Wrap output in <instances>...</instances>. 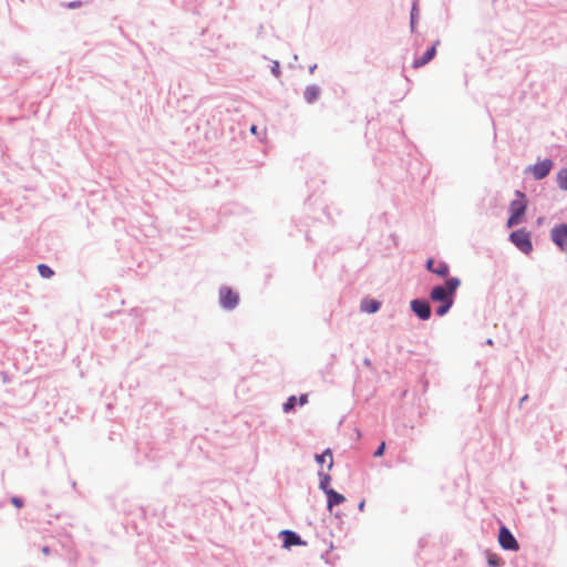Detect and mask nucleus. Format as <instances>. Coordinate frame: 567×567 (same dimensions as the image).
Instances as JSON below:
<instances>
[{
  "instance_id": "nucleus-18",
  "label": "nucleus",
  "mask_w": 567,
  "mask_h": 567,
  "mask_svg": "<svg viewBox=\"0 0 567 567\" xmlns=\"http://www.w3.org/2000/svg\"><path fill=\"white\" fill-rule=\"evenodd\" d=\"M434 275H436L440 278H443L444 280L446 278H450V266L446 261L441 260L439 261L437 266L435 267Z\"/></svg>"
},
{
  "instance_id": "nucleus-11",
  "label": "nucleus",
  "mask_w": 567,
  "mask_h": 567,
  "mask_svg": "<svg viewBox=\"0 0 567 567\" xmlns=\"http://www.w3.org/2000/svg\"><path fill=\"white\" fill-rule=\"evenodd\" d=\"M308 403V394L303 393L299 396L297 395H290L287 398L286 402L282 404V411L287 414L293 413L296 411V408L303 406Z\"/></svg>"
},
{
  "instance_id": "nucleus-32",
  "label": "nucleus",
  "mask_w": 567,
  "mask_h": 567,
  "mask_svg": "<svg viewBox=\"0 0 567 567\" xmlns=\"http://www.w3.org/2000/svg\"><path fill=\"white\" fill-rule=\"evenodd\" d=\"M311 199H312V195L307 198L306 204L310 205L311 204Z\"/></svg>"
},
{
  "instance_id": "nucleus-9",
  "label": "nucleus",
  "mask_w": 567,
  "mask_h": 567,
  "mask_svg": "<svg viewBox=\"0 0 567 567\" xmlns=\"http://www.w3.org/2000/svg\"><path fill=\"white\" fill-rule=\"evenodd\" d=\"M498 543L505 550H517L519 544L508 527L502 525L498 529Z\"/></svg>"
},
{
  "instance_id": "nucleus-20",
  "label": "nucleus",
  "mask_w": 567,
  "mask_h": 567,
  "mask_svg": "<svg viewBox=\"0 0 567 567\" xmlns=\"http://www.w3.org/2000/svg\"><path fill=\"white\" fill-rule=\"evenodd\" d=\"M486 554L487 565L489 567H501L504 565L502 557L498 556L497 554L491 551H487Z\"/></svg>"
},
{
  "instance_id": "nucleus-12",
  "label": "nucleus",
  "mask_w": 567,
  "mask_h": 567,
  "mask_svg": "<svg viewBox=\"0 0 567 567\" xmlns=\"http://www.w3.org/2000/svg\"><path fill=\"white\" fill-rule=\"evenodd\" d=\"M382 307V302L375 298L364 297L360 302V310L362 312L373 315Z\"/></svg>"
},
{
  "instance_id": "nucleus-3",
  "label": "nucleus",
  "mask_w": 567,
  "mask_h": 567,
  "mask_svg": "<svg viewBox=\"0 0 567 567\" xmlns=\"http://www.w3.org/2000/svg\"><path fill=\"white\" fill-rule=\"evenodd\" d=\"M508 241L525 255H529L534 250L532 233L524 227L512 230Z\"/></svg>"
},
{
  "instance_id": "nucleus-10",
  "label": "nucleus",
  "mask_w": 567,
  "mask_h": 567,
  "mask_svg": "<svg viewBox=\"0 0 567 567\" xmlns=\"http://www.w3.org/2000/svg\"><path fill=\"white\" fill-rule=\"evenodd\" d=\"M440 44V40H436L431 47H429L425 52L413 60L412 66L414 69L422 68L430 63L436 55V49Z\"/></svg>"
},
{
  "instance_id": "nucleus-26",
  "label": "nucleus",
  "mask_w": 567,
  "mask_h": 567,
  "mask_svg": "<svg viewBox=\"0 0 567 567\" xmlns=\"http://www.w3.org/2000/svg\"><path fill=\"white\" fill-rule=\"evenodd\" d=\"M81 6V1H72L68 4L69 8L75 9Z\"/></svg>"
},
{
  "instance_id": "nucleus-24",
  "label": "nucleus",
  "mask_w": 567,
  "mask_h": 567,
  "mask_svg": "<svg viewBox=\"0 0 567 567\" xmlns=\"http://www.w3.org/2000/svg\"><path fill=\"white\" fill-rule=\"evenodd\" d=\"M385 449H386V444H385V442H384V441H382V442L378 445V447L374 450V452H373V456H374V457H381V456L384 454Z\"/></svg>"
},
{
  "instance_id": "nucleus-15",
  "label": "nucleus",
  "mask_w": 567,
  "mask_h": 567,
  "mask_svg": "<svg viewBox=\"0 0 567 567\" xmlns=\"http://www.w3.org/2000/svg\"><path fill=\"white\" fill-rule=\"evenodd\" d=\"M318 476H319V489H321L324 495H327L328 493H330V491H332L333 488L331 487V476L323 472L322 470H320L318 472Z\"/></svg>"
},
{
  "instance_id": "nucleus-25",
  "label": "nucleus",
  "mask_w": 567,
  "mask_h": 567,
  "mask_svg": "<svg viewBox=\"0 0 567 567\" xmlns=\"http://www.w3.org/2000/svg\"><path fill=\"white\" fill-rule=\"evenodd\" d=\"M11 504L17 508H21L24 505V501L20 496H13L11 497Z\"/></svg>"
},
{
  "instance_id": "nucleus-22",
  "label": "nucleus",
  "mask_w": 567,
  "mask_h": 567,
  "mask_svg": "<svg viewBox=\"0 0 567 567\" xmlns=\"http://www.w3.org/2000/svg\"><path fill=\"white\" fill-rule=\"evenodd\" d=\"M271 74L275 76V78H280L281 75V70H280V63L279 61L275 60L272 61V65H271Z\"/></svg>"
},
{
  "instance_id": "nucleus-2",
  "label": "nucleus",
  "mask_w": 567,
  "mask_h": 567,
  "mask_svg": "<svg viewBox=\"0 0 567 567\" xmlns=\"http://www.w3.org/2000/svg\"><path fill=\"white\" fill-rule=\"evenodd\" d=\"M517 198L509 203V216L506 220V227L513 228L524 223L527 210V197L522 190H516Z\"/></svg>"
},
{
  "instance_id": "nucleus-14",
  "label": "nucleus",
  "mask_w": 567,
  "mask_h": 567,
  "mask_svg": "<svg viewBox=\"0 0 567 567\" xmlns=\"http://www.w3.org/2000/svg\"><path fill=\"white\" fill-rule=\"evenodd\" d=\"M327 508L330 513H332V508L342 504L346 501V497L337 492L336 489L330 491L327 495Z\"/></svg>"
},
{
  "instance_id": "nucleus-19",
  "label": "nucleus",
  "mask_w": 567,
  "mask_h": 567,
  "mask_svg": "<svg viewBox=\"0 0 567 567\" xmlns=\"http://www.w3.org/2000/svg\"><path fill=\"white\" fill-rule=\"evenodd\" d=\"M556 182L561 190L567 192V166L557 172Z\"/></svg>"
},
{
  "instance_id": "nucleus-17",
  "label": "nucleus",
  "mask_w": 567,
  "mask_h": 567,
  "mask_svg": "<svg viewBox=\"0 0 567 567\" xmlns=\"http://www.w3.org/2000/svg\"><path fill=\"white\" fill-rule=\"evenodd\" d=\"M327 457L329 458V462H328V470H331L332 466H333V458H332V451L331 449H326L322 453H319V454H316L315 455V460L316 462L322 466L326 461H327Z\"/></svg>"
},
{
  "instance_id": "nucleus-35",
  "label": "nucleus",
  "mask_w": 567,
  "mask_h": 567,
  "mask_svg": "<svg viewBox=\"0 0 567 567\" xmlns=\"http://www.w3.org/2000/svg\"><path fill=\"white\" fill-rule=\"evenodd\" d=\"M336 519L341 522L340 515L336 513Z\"/></svg>"
},
{
  "instance_id": "nucleus-36",
  "label": "nucleus",
  "mask_w": 567,
  "mask_h": 567,
  "mask_svg": "<svg viewBox=\"0 0 567 567\" xmlns=\"http://www.w3.org/2000/svg\"><path fill=\"white\" fill-rule=\"evenodd\" d=\"M364 364L369 365L370 364V360L369 359H364Z\"/></svg>"
},
{
  "instance_id": "nucleus-38",
  "label": "nucleus",
  "mask_w": 567,
  "mask_h": 567,
  "mask_svg": "<svg viewBox=\"0 0 567 567\" xmlns=\"http://www.w3.org/2000/svg\"><path fill=\"white\" fill-rule=\"evenodd\" d=\"M306 238H307L308 240H310L309 233H307V234H306Z\"/></svg>"
},
{
  "instance_id": "nucleus-30",
  "label": "nucleus",
  "mask_w": 567,
  "mask_h": 567,
  "mask_svg": "<svg viewBox=\"0 0 567 567\" xmlns=\"http://www.w3.org/2000/svg\"><path fill=\"white\" fill-rule=\"evenodd\" d=\"M316 69H317V64L316 63L310 65L309 66V73L312 74L316 71Z\"/></svg>"
},
{
  "instance_id": "nucleus-1",
  "label": "nucleus",
  "mask_w": 567,
  "mask_h": 567,
  "mask_svg": "<svg viewBox=\"0 0 567 567\" xmlns=\"http://www.w3.org/2000/svg\"><path fill=\"white\" fill-rule=\"evenodd\" d=\"M461 286V279L458 277H450L444 280L443 284L435 285L432 287L429 299L432 302L439 303L435 309L437 317H444L449 313L453 307L457 289Z\"/></svg>"
},
{
  "instance_id": "nucleus-4",
  "label": "nucleus",
  "mask_w": 567,
  "mask_h": 567,
  "mask_svg": "<svg viewBox=\"0 0 567 567\" xmlns=\"http://www.w3.org/2000/svg\"><path fill=\"white\" fill-rule=\"evenodd\" d=\"M218 302L223 310L233 311L240 302L239 292L229 286L223 285L218 289Z\"/></svg>"
},
{
  "instance_id": "nucleus-28",
  "label": "nucleus",
  "mask_w": 567,
  "mask_h": 567,
  "mask_svg": "<svg viewBox=\"0 0 567 567\" xmlns=\"http://www.w3.org/2000/svg\"><path fill=\"white\" fill-rule=\"evenodd\" d=\"M327 209H328V207H327V206H323V207L321 208V212H322V214L327 217V219H328V220H331V217H330L329 213L327 212Z\"/></svg>"
},
{
  "instance_id": "nucleus-29",
  "label": "nucleus",
  "mask_w": 567,
  "mask_h": 567,
  "mask_svg": "<svg viewBox=\"0 0 567 567\" xmlns=\"http://www.w3.org/2000/svg\"><path fill=\"white\" fill-rule=\"evenodd\" d=\"M527 400H528V395L527 394L522 396L520 400H519V406H522Z\"/></svg>"
},
{
  "instance_id": "nucleus-7",
  "label": "nucleus",
  "mask_w": 567,
  "mask_h": 567,
  "mask_svg": "<svg viewBox=\"0 0 567 567\" xmlns=\"http://www.w3.org/2000/svg\"><path fill=\"white\" fill-rule=\"evenodd\" d=\"M410 310L422 321H426L432 316L430 302L425 298H414L410 301Z\"/></svg>"
},
{
  "instance_id": "nucleus-21",
  "label": "nucleus",
  "mask_w": 567,
  "mask_h": 567,
  "mask_svg": "<svg viewBox=\"0 0 567 567\" xmlns=\"http://www.w3.org/2000/svg\"><path fill=\"white\" fill-rule=\"evenodd\" d=\"M37 269L39 275L44 279H50L54 276V270L47 264H39Z\"/></svg>"
},
{
  "instance_id": "nucleus-5",
  "label": "nucleus",
  "mask_w": 567,
  "mask_h": 567,
  "mask_svg": "<svg viewBox=\"0 0 567 567\" xmlns=\"http://www.w3.org/2000/svg\"><path fill=\"white\" fill-rule=\"evenodd\" d=\"M554 161L549 157L537 161L535 164L525 168V174L530 173L536 181L546 178L554 167Z\"/></svg>"
},
{
  "instance_id": "nucleus-23",
  "label": "nucleus",
  "mask_w": 567,
  "mask_h": 567,
  "mask_svg": "<svg viewBox=\"0 0 567 567\" xmlns=\"http://www.w3.org/2000/svg\"><path fill=\"white\" fill-rule=\"evenodd\" d=\"M435 267V259L433 257H429L425 260L424 268L426 269V271L434 274Z\"/></svg>"
},
{
  "instance_id": "nucleus-37",
  "label": "nucleus",
  "mask_w": 567,
  "mask_h": 567,
  "mask_svg": "<svg viewBox=\"0 0 567 567\" xmlns=\"http://www.w3.org/2000/svg\"><path fill=\"white\" fill-rule=\"evenodd\" d=\"M486 343L492 344L493 343L492 339H487Z\"/></svg>"
},
{
  "instance_id": "nucleus-34",
  "label": "nucleus",
  "mask_w": 567,
  "mask_h": 567,
  "mask_svg": "<svg viewBox=\"0 0 567 567\" xmlns=\"http://www.w3.org/2000/svg\"><path fill=\"white\" fill-rule=\"evenodd\" d=\"M355 435H357V440L360 439V436H361V433L358 429H357Z\"/></svg>"
},
{
  "instance_id": "nucleus-31",
  "label": "nucleus",
  "mask_w": 567,
  "mask_h": 567,
  "mask_svg": "<svg viewBox=\"0 0 567 567\" xmlns=\"http://www.w3.org/2000/svg\"><path fill=\"white\" fill-rule=\"evenodd\" d=\"M42 551H43L44 554H49V553H50V548H49L48 546H44V547L42 548Z\"/></svg>"
},
{
  "instance_id": "nucleus-8",
  "label": "nucleus",
  "mask_w": 567,
  "mask_h": 567,
  "mask_svg": "<svg viewBox=\"0 0 567 567\" xmlns=\"http://www.w3.org/2000/svg\"><path fill=\"white\" fill-rule=\"evenodd\" d=\"M278 537L282 542V548L291 549L295 546H307V542L301 538V536L291 529H282L279 532Z\"/></svg>"
},
{
  "instance_id": "nucleus-16",
  "label": "nucleus",
  "mask_w": 567,
  "mask_h": 567,
  "mask_svg": "<svg viewBox=\"0 0 567 567\" xmlns=\"http://www.w3.org/2000/svg\"><path fill=\"white\" fill-rule=\"evenodd\" d=\"M420 18L417 1H413L410 10V31L414 33L416 31L417 22Z\"/></svg>"
},
{
  "instance_id": "nucleus-27",
  "label": "nucleus",
  "mask_w": 567,
  "mask_h": 567,
  "mask_svg": "<svg viewBox=\"0 0 567 567\" xmlns=\"http://www.w3.org/2000/svg\"><path fill=\"white\" fill-rule=\"evenodd\" d=\"M364 506H365V501L362 499L360 501L358 504H357V508L362 512L364 509Z\"/></svg>"
},
{
  "instance_id": "nucleus-13",
  "label": "nucleus",
  "mask_w": 567,
  "mask_h": 567,
  "mask_svg": "<svg viewBox=\"0 0 567 567\" xmlns=\"http://www.w3.org/2000/svg\"><path fill=\"white\" fill-rule=\"evenodd\" d=\"M321 95V87L318 84L307 85L303 91V99L308 104H315Z\"/></svg>"
},
{
  "instance_id": "nucleus-33",
  "label": "nucleus",
  "mask_w": 567,
  "mask_h": 567,
  "mask_svg": "<svg viewBox=\"0 0 567 567\" xmlns=\"http://www.w3.org/2000/svg\"><path fill=\"white\" fill-rule=\"evenodd\" d=\"M250 131H251L252 133H256V131H257V126H256V125H252V126H251V128H250Z\"/></svg>"
},
{
  "instance_id": "nucleus-6",
  "label": "nucleus",
  "mask_w": 567,
  "mask_h": 567,
  "mask_svg": "<svg viewBox=\"0 0 567 567\" xmlns=\"http://www.w3.org/2000/svg\"><path fill=\"white\" fill-rule=\"evenodd\" d=\"M549 237L553 244L561 252H567V224L560 223L555 225L550 231Z\"/></svg>"
}]
</instances>
